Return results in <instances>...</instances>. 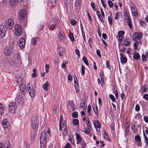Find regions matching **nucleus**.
Instances as JSON below:
<instances>
[{"label":"nucleus","instance_id":"1","mask_svg":"<svg viewBox=\"0 0 148 148\" xmlns=\"http://www.w3.org/2000/svg\"><path fill=\"white\" fill-rule=\"evenodd\" d=\"M39 123V118L37 117L33 116L32 118L31 125L32 128L34 130H37Z\"/></svg>","mask_w":148,"mask_h":148},{"label":"nucleus","instance_id":"2","mask_svg":"<svg viewBox=\"0 0 148 148\" xmlns=\"http://www.w3.org/2000/svg\"><path fill=\"white\" fill-rule=\"evenodd\" d=\"M14 21L11 18H9L6 20L5 22L4 25L6 27V29H11L14 25Z\"/></svg>","mask_w":148,"mask_h":148},{"label":"nucleus","instance_id":"3","mask_svg":"<svg viewBox=\"0 0 148 148\" xmlns=\"http://www.w3.org/2000/svg\"><path fill=\"white\" fill-rule=\"evenodd\" d=\"M16 108L17 105L15 102H12L9 105V112L11 113H14Z\"/></svg>","mask_w":148,"mask_h":148},{"label":"nucleus","instance_id":"4","mask_svg":"<svg viewBox=\"0 0 148 148\" xmlns=\"http://www.w3.org/2000/svg\"><path fill=\"white\" fill-rule=\"evenodd\" d=\"M15 101H16L20 105H23L24 103V99L23 96L19 94L16 95L15 99Z\"/></svg>","mask_w":148,"mask_h":148},{"label":"nucleus","instance_id":"5","mask_svg":"<svg viewBox=\"0 0 148 148\" xmlns=\"http://www.w3.org/2000/svg\"><path fill=\"white\" fill-rule=\"evenodd\" d=\"M15 34L17 36L21 34L22 32V28L21 25L18 24H16L15 26Z\"/></svg>","mask_w":148,"mask_h":148},{"label":"nucleus","instance_id":"6","mask_svg":"<svg viewBox=\"0 0 148 148\" xmlns=\"http://www.w3.org/2000/svg\"><path fill=\"white\" fill-rule=\"evenodd\" d=\"M47 133L45 131L42 132L40 137V143H47Z\"/></svg>","mask_w":148,"mask_h":148},{"label":"nucleus","instance_id":"7","mask_svg":"<svg viewBox=\"0 0 148 148\" xmlns=\"http://www.w3.org/2000/svg\"><path fill=\"white\" fill-rule=\"evenodd\" d=\"M27 90L30 95L31 97H34L35 95V92L33 87L32 85L30 86L29 84L27 85Z\"/></svg>","mask_w":148,"mask_h":148},{"label":"nucleus","instance_id":"8","mask_svg":"<svg viewBox=\"0 0 148 148\" xmlns=\"http://www.w3.org/2000/svg\"><path fill=\"white\" fill-rule=\"evenodd\" d=\"M67 108L69 111H73L75 110L74 103L73 101H69L67 102Z\"/></svg>","mask_w":148,"mask_h":148},{"label":"nucleus","instance_id":"9","mask_svg":"<svg viewBox=\"0 0 148 148\" xmlns=\"http://www.w3.org/2000/svg\"><path fill=\"white\" fill-rule=\"evenodd\" d=\"M6 29L4 26L0 25V37L3 38L5 36Z\"/></svg>","mask_w":148,"mask_h":148},{"label":"nucleus","instance_id":"10","mask_svg":"<svg viewBox=\"0 0 148 148\" xmlns=\"http://www.w3.org/2000/svg\"><path fill=\"white\" fill-rule=\"evenodd\" d=\"M27 12L23 10H21L19 13V18L21 19H23L27 15Z\"/></svg>","mask_w":148,"mask_h":148},{"label":"nucleus","instance_id":"11","mask_svg":"<svg viewBox=\"0 0 148 148\" xmlns=\"http://www.w3.org/2000/svg\"><path fill=\"white\" fill-rule=\"evenodd\" d=\"M25 40L23 38H20L19 40L18 45L19 47L22 49L24 48L25 44Z\"/></svg>","mask_w":148,"mask_h":148},{"label":"nucleus","instance_id":"12","mask_svg":"<svg viewBox=\"0 0 148 148\" xmlns=\"http://www.w3.org/2000/svg\"><path fill=\"white\" fill-rule=\"evenodd\" d=\"M64 34L62 31H60L59 32L58 38L61 41H64Z\"/></svg>","mask_w":148,"mask_h":148},{"label":"nucleus","instance_id":"13","mask_svg":"<svg viewBox=\"0 0 148 148\" xmlns=\"http://www.w3.org/2000/svg\"><path fill=\"white\" fill-rule=\"evenodd\" d=\"M120 60L121 63H125L127 61V59L125 55L122 53H120Z\"/></svg>","mask_w":148,"mask_h":148},{"label":"nucleus","instance_id":"14","mask_svg":"<svg viewBox=\"0 0 148 148\" xmlns=\"http://www.w3.org/2000/svg\"><path fill=\"white\" fill-rule=\"evenodd\" d=\"M66 127V122L65 121H64L62 122H60L59 124V130H61L63 128Z\"/></svg>","mask_w":148,"mask_h":148},{"label":"nucleus","instance_id":"15","mask_svg":"<svg viewBox=\"0 0 148 148\" xmlns=\"http://www.w3.org/2000/svg\"><path fill=\"white\" fill-rule=\"evenodd\" d=\"M17 85H19L20 87H22L23 86V80L22 78H19L16 81Z\"/></svg>","mask_w":148,"mask_h":148},{"label":"nucleus","instance_id":"16","mask_svg":"<svg viewBox=\"0 0 148 148\" xmlns=\"http://www.w3.org/2000/svg\"><path fill=\"white\" fill-rule=\"evenodd\" d=\"M93 123L94 126L96 128H100L101 126V123L99 122L97 120H95L93 121Z\"/></svg>","mask_w":148,"mask_h":148},{"label":"nucleus","instance_id":"17","mask_svg":"<svg viewBox=\"0 0 148 148\" xmlns=\"http://www.w3.org/2000/svg\"><path fill=\"white\" fill-rule=\"evenodd\" d=\"M2 125L4 128H7L9 125L8 122L7 120L6 119H4L2 122Z\"/></svg>","mask_w":148,"mask_h":148},{"label":"nucleus","instance_id":"18","mask_svg":"<svg viewBox=\"0 0 148 148\" xmlns=\"http://www.w3.org/2000/svg\"><path fill=\"white\" fill-rule=\"evenodd\" d=\"M131 42V41L130 39L127 38L124 41L123 44L126 46H128L130 45Z\"/></svg>","mask_w":148,"mask_h":148},{"label":"nucleus","instance_id":"19","mask_svg":"<svg viewBox=\"0 0 148 148\" xmlns=\"http://www.w3.org/2000/svg\"><path fill=\"white\" fill-rule=\"evenodd\" d=\"M135 35V38L138 40L141 39L142 37V33H135L134 34Z\"/></svg>","mask_w":148,"mask_h":148},{"label":"nucleus","instance_id":"20","mask_svg":"<svg viewBox=\"0 0 148 148\" xmlns=\"http://www.w3.org/2000/svg\"><path fill=\"white\" fill-rule=\"evenodd\" d=\"M4 53L6 55H10L11 53V50L10 49L6 48L4 49Z\"/></svg>","mask_w":148,"mask_h":148},{"label":"nucleus","instance_id":"21","mask_svg":"<svg viewBox=\"0 0 148 148\" xmlns=\"http://www.w3.org/2000/svg\"><path fill=\"white\" fill-rule=\"evenodd\" d=\"M49 86V84L48 82H46L43 85V87L44 89L46 91L48 90V87Z\"/></svg>","mask_w":148,"mask_h":148},{"label":"nucleus","instance_id":"22","mask_svg":"<svg viewBox=\"0 0 148 148\" xmlns=\"http://www.w3.org/2000/svg\"><path fill=\"white\" fill-rule=\"evenodd\" d=\"M76 138L77 140V144H79V142L82 140L81 138L80 135L77 133H75Z\"/></svg>","mask_w":148,"mask_h":148},{"label":"nucleus","instance_id":"23","mask_svg":"<svg viewBox=\"0 0 148 148\" xmlns=\"http://www.w3.org/2000/svg\"><path fill=\"white\" fill-rule=\"evenodd\" d=\"M17 3V0H9L10 4L11 6H14Z\"/></svg>","mask_w":148,"mask_h":148},{"label":"nucleus","instance_id":"24","mask_svg":"<svg viewBox=\"0 0 148 148\" xmlns=\"http://www.w3.org/2000/svg\"><path fill=\"white\" fill-rule=\"evenodd\" d=\"M127 22L128 23V25L130 29H132V22L131 21L130 19V18L127 19Z\"/></svg>","mask_w":148,"mask_h":148},{"label":"nucleus","instance_id":"25","mask_svg":"<svg viewBox=\"0 0 148 148\" xmlns=\"http://www.w3.org/2000/svg\"><path fill=\"white\" fill-rule=\"evenodd\" d=\"M38 38H32L31 39V42L34 45H36V39H38Z\"/></svg>","mask_w":148,"mask_h":148},{"label":"nucleus","instance_id":"26","mask_svg":"<svg viewBox=\"0 0 148 148\" xmlns=\"http://www.w3.org/2000/svg\"><path fill=\"white\" fill-rule=\"evenodd\" d=\"M140 58V56L138 53H136L133 56V58L135 60H138Z\"/></svg>","mask_w":148,"mask_h":148},{"label":"nucleus","instance_id":"27","mask_svg":"<svg viewBox=\"0 0 148 148\" xmlns=\"http://www.w3.org/2000/svg\"><path fill=\"white\" fill-rule=\"evenodd\" d=\"M104 138H106L107 140L109 141L110 139L107 135V133L105 131H104Z\"/></svg>","mask_w":148,"mask_h":148},{"label":"nucleus","instance_id":"28","mask_svg":"<svg viewBox=\"0 0 148 148\" xmlns=\"http://www.w3.org/2000/svg\"><path fill=\"white\" fill-rule=\"evenodd\" d=\"M69 36L72 41H74L75 40L73 34L70 32L69 34Z\"/></svg>","mask_w":148,"mask_h":148},{"label":"nucleus","instance_id":"29","mask_svg":"<svg viewBox=\"0 0 148 148\" xmlns=\"http://www.w3.org/2000/svg\"><path fill=\"white\" fill-rule=\"evenodd\" d=\"M4 112V110L2 105L0 103V115L3 114Z\"/></svg>","mask_w":148,"mask_h":148},{"label":"nucleus","instance_id":"30","mask_svg":"<svg viewBox=\"0 0 148 148\" xmlns=\"http://www.w3.org/2000/svg\"><path fill=\"white\" fill-rule=\"evenodd\" d=\"M131 128L132 131L134 132L137 133L138 132V130L135 128V126L134 124H133V125H132Z\"/></svg>","mask_w":148,"mask_h":148},{"label":"nucleus","instance_id":"31","mask_svg":"<svg viewBox=\"0 0 148 148\" xmlns=\"http://www.w3.org/2000/svg\"><path fill=\"white\" fill-rule=\"evenodd\" d=\"M82 60L87 65H89V63L87 59L85 57H84L82 58Z\"/></svg>","mask_w":148,"mask_h":148},{"label":"nucleus","instance_id":"32","mask_svg":"<svg viewBox=\"0 0 148 148\" xmlns=\"http://www.w3.org/2000/svg\"><path fill=\"white\" fill-rule=\"evenodd\" d=\"M63 135L64 136L68 135V130L67 127H66L64 128V131L63 133Z\"/></svg>","mask_w":148,"mask_h":148},{"label":"nucleus","instance_id":"33","mask_svg":"<svg viewBox=\"0 0 148 148\" xmlns=\"http://www.w3.org/2000/svg\"><path fill=\"white\" fill-rule=\"evenodd\" d=\"M125 34V32L123 31H119L118 33V36H123V35Z\"/></svg>","mask_w":148,"mask_h":148},{"label":"nucleus","instance_id":"34","mask_svg":"<svg viewBox=\"0 0 148 148\" xmlns=\"http://www.w3.org/2000/svg\"><path fill=\"white\" fill-rule=\"evenodd\" d=\"M109 97L112 101L114 102L115 101L116 99L113 95L112 94H110Z\"/></svg>","mask_w":148,"mask_h":148},{"label":"nucleus","instance_id":"35","mask_svg":"<svg viewBox=\"0 0 148 148\" xmlns=\"http://www.w3.org/2000/svg\"><path fill=\"white\" fill-rule=\"evenodd\" d=\"M124 15L125 16V18L127 20L130 19L129 16L128 15L127 12L126 11L124 12Z\"/></svg>","mask_w":148,"mask_h":148},{"label":"nucleus","instance_id":"36","mask_svg":"<svg viewBox=\"0 0 148 148\" xmlns=\"http://www.w3.org/2000/svg\"><path fill=\"white\" fill-rule=\"evenodd\" d=\"M135 140L138 142H140L141 141V138L139 136H135Z\"/></svg>","mask_w":148,"mask_h":148},{"label":"nucleus","instance_id":"37","mask_svg":"<svg viewBox=\"0 0 148 148\" xmlns=\"http://www.w3.org/2000/svg\"><path fill=\"white\" fill-rule=\"evenodd\" d=\"M117 39L120 42H121L124 38V37L123 36H116Z\"/></svg>","mask_w":148,"mask_h":148},{"label":"nucleus","instance_id":"38","mask_svg":"<svg viewBox=\"0 0 148 148\" xmlns=\"http://www.w3.org/2000/svg\"><path fill=\"white\" fill-rule=\"evenodd\" d=\"M79 121L78 119H74L73 120V124L77 125L79 123Z\"/></svg>","mask_w":148,"mask_h":148},{"label":"nucleus","instance_id":"39","mask_svg":"<svg viewBox=\"0 0 148 148\" xmlns=\"http://www.w3.org/2000/svg\"><path fill=\"white\" fill-rule=\"evenodd\" d=\"M81 73L82 75L85 73V67L83 65H82L81 67Z\"/></svg>","mask_w":148,"mask_h":148},{"label":"nucleus","instance_id":"40","mask_svg":"<svg viewBox=\"0 0 148 148\" xmlns=\"http://www.w3.org/2000/svg\"><path fill=\"white\" fill-rule=\"evenodd\" d=\"M93 111L96 114L98 112V108L97 106H93Z\"/></svg>","mask_w":148,"mask_h":148},{"label":"nucleus","instance_id":"41","mask_svg":"<svg viewBox=\"0 0 148 148\" xmlns=\"http://www.w3.org/2000/svg\"><path fill=\"white\" fill-rule=\"evenodd\" d=\"M46 143H44V144L43 143H40V148H42V147L43 148H46Z\"/></svg>","mask_w":148,"mask_h":148},{"label":"nucleus","instance_id":"42","mask_svg":"<svg viewBox=\"0 0 148 148\" xmlns=\"http://www.w3.org/2000/svg\"><path fill=\"white\" fill-rule=\"evenodd\" d=\"M81 106L83 109L85 110L86 109L87 107V105L85 104L84 103H83L81 105Z\"/></svg>","mask_w":148,"mask_h":148},{"label":"nucleus","instance_id":"43","mask_svg":"<svg viewBox=\"0 0 148 148\" xmlns=\"http://www.w3.org/2000/svg\"><path fill=\"white\" fill-rule=\"evenodd\" d=\"M86 123L87 128L89 129H90L91 125L90 123V121L89 120H86Z\"/></svg>","mask_w":148,"mask_h":148},{"label":"nucleus","instance_id":"44","mask_svg":"<svg viewBox=\"0 0 148 148\" xmlns=\"http://www.w3.org/2000/svg\"><path fill=\"white\" fill-rule=\"evenodd\" d=\"M78 116V113L76 112H74L72 113V117L73 118H77Z\"/></svg>","mask_w":148,"mask_h":148},{"label":"nucleus","instance_id":"45","mask_svg":"<svg viewBox=\"0 0 148 148\" xmlns=\"http://www.w3.org/2000/svg\"><path fill=\"white\" fill-rule=\"evenodd\" d=\"M108 20L110 24V25H112V20L111 16H109L108 17Z\"/></svg>","mask_w":148,"mask_h":148},{"label":"nucleus","instance_id":"46","mask_svg":"<svg viewBox=\"0 0 148 148\" xmlns=\"http://www.w3.org/2000/svg\"><path fill=\"white\" fill-rule=\"evenodd\" d=\"M91 5L93 10L95 11L96 10V8L95 7V4L94 2H91Z\"/></svg>","mask_w":148,"mask_h":148},{"label":"nucleus","instance_id":"47","mask_svg":"<svg viewBox=\"0 0 148 148\" xmlns=\"http://www.w3.org/2000/svg\"><path fill=\"white\" fill-rule=\"evenodd\" d=\"M108 3L110 8H112L113 5L112 2L110 0L108 1Z\"/></svg>","mask_w":148,"mask_h":148},{"label":"nucleus","instance_id":"48","mask_svg":"<svg viewBox=\"0 0 148 148\" xmlns=\"http://www.w3.org/2000/svg\"><path fill=\"white\" fill-rule=\"evenodd\" d=\"M71 23L72 25H75L77 23L76 21L74 19H71Z\"/></svg>","mask_w":148,"mask_h":148},{"label":"nucleus","instance_id":"49","mask_svg":"<svg viewBox=\"0 0 148 148\" xmlns=\"http://www.w3.org/2000/svg\"><path fill=\"white\" fill-rule=\"evenodd\" d=\"M21 87V89L20 91L21 93L25 95L26 93V90L25 89H23L22 87Z\"/></svg>","mask_w":148,"mask_h":148},{"label":"nucleus","instance_id":"50","mask_svg":"<svg viewBox=\"0 0 148 148\" xmlns=\"http://www.w3.org/2000/svg\"><path fill=\"white\" fill-rule=\"evenodd\" d=\"M136 42L134 43V49L136 50L137 49V45H138V42L136 40Z\"/></svg>","mask_w":148,"mask_h":148},{"label":"nucleus","instance_id":"51","mask_svg":"<svg viewBox=\"0 0 148 148\" xmlns=\"http://www.w3.org/2000/svg\"><path fill=\"white\" fill-rule=\"evenodd\" d=\"M80 4V0H77L75 2V5L76 6L79 5Z\"/></svg>","mask_w":148,"mask_h":148},{"label":"nucleus","instance_id":"52","mask_svg":"<svg viewBox=\"0 0 148 148\" xmlns=\"http://www.w3.org/2000/svg\"><path fill=\"white\" fill-rule=\"evenodd\" d=\"M146 85H144L142 90V92H145L146 91Z\"/></svg>","mask_w":148,"mask_h":148},{"label":"nucleus","instance_id":"53","mask_svg":"<svg viewBox=\"0 0 148 148\" xmlns=\"http://www.w3.org/2000/svg\"><path fill=\"white\" fill-rule=\"evenodd\" d=\"M106 65L108 68L110 69L111 68V66L110 65L109 62L107 60L106 62Z\"/></svg>","mask_w":148,"mask_h":148},{"label":"nucleus","instance_id":"54","mask_svg":"<svg viewBox=\"0 0 148 148\" xmlns=\"http://www.w3.org/2000/svg\"><path fill=\"white\" fill-rule=\"evenodd\" d=\"M75 52L77 56L78 57H80V53L79 50L78 49H76L75 50Z\"/></svg>","mask_w":148,"mask_h":148},{"label":"nucleus","instance_id":"55","mask_svg":"<svg viewBox=\"0 0 148 148\" xmlns=\"http://www.w3.org/2000/svg\"><path fill=\"white\" fill-rule=\"evenodd\" d=\"M143 98L146 100H148V94H144L143 95Z\"/></svg>","mask_w":148,"mask_h":148},{"label":"nucleus","instance_id":"56","mask_svg":"<svg viewBox=\"0 0 148 148\" xmlns=\"http://www.w3.org/2000/svg\"><path fill=\"white\" fill-rule=\"evenodd\" d=\"M96 53L97 54L99 57H101V55L100 53V51L99 50L97 49V50Z\"/></svg>","mask_w":148,"mask_h":148},{"label":"nucleus","instance_id":"57","mask_svg":"<svg viewBox=\"0 0 148 148\" xmlns=\"http://www.w3.org/2000/svg\"><path fill=\"white\" fill-rule=\"evenodd\" d=\"M100 78L101 79V81L102 83H103L104 79H103V73H100Z\"/></svg>","mask_w":148,"mask_h":148},{"label":"nucleus","instance_id":"58","mask_svg":"<svg viewBox=\"0 0 148 148\" xmlns=\"http://www.w3.org/2000/svg\"><path fill=\"white\" fill-rule=\"evenodd\" d=\"M135 110L137 111H138L140 110V107L137 104L136 105L135 108Z\"/></svg>","mask_w":148,"mask_h":148},{"label":"nucleus","instance_id":"59","mask_svg":"<svg viewBox=\"0 0 148 148\" xmlns=\"http://www.w3.org/2000/svg\"><path fill=\"white\" fill-rule=\"evenodd\" d=\"M147 105L146 103H144L142 106V107L143 110H145L146 109Z\"/></svg>","mask_w":148,"mask_h":148},{"label":"nucleus","instance_id":"60","mask_svg":"<svg viewBox=\"0 0 148 148\" xmlns=\"http://www.w3.org/2000/svg\"><path fill=\"white\" fill-rule=\"evenodd\" d=\"M72 76L71 75L69 74L68 76V79L69 81H72Z\"/></svg>","mask_w":148,"mask_h":148},{"label":"nucleus","instance_id":"61","mask_svg":"<svg viewBox=\"0 0 148 148\" xmlns=\"http://www.w3.org/2000/svg\"><path fill=\"white\" fill-rule=\"evenodd\" d=\"M146 57L145 56V55H144V54H142V60L144 62L146 61Z\"/></svg>","mask_w":148,"mask_h":148},{"label":"nucleus","instance_id":"62","mask_svg":"<svg viewBox=\"0 0 148 148\" xmlns=\"http://www.w3.org/2000/svg\"><path fill=\"white\" fill-rule=\"evenodd\" d=\"M90 129L88 128V129L86 128V130H84L85 132L87 134H89L90 132Z\"/></svg>","mask_w":148,"mask_h":148},{"label":"nucleus","instance_id":"63","mask_svg":"<svg viewBox=\"0 0 148 148\" xmlns=\"http://www.w3.org/2000/svg\"><path fill=\"white\" fill-rule=\"evenodd\" d=\"M132 13L136 17L137 16H138V14L136 12V10L135 11H134L133 12H132Z\"/></svg>","mask_w":148,"mask_h":148},{"label":"nucleus","instance_id":"64","mask_svg":"<svg viewBox=\"0 0 148 148\" xmlns=\"http://www.w3.org/2000/svg\"><path fill=\"white\" fill-rule=\"evenodd\" d=\"M0 148H5L4 144L2 142L0 143Z\"/></svg>","mask_w":148,"mask_h":148}]
</instances>
